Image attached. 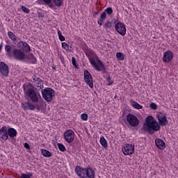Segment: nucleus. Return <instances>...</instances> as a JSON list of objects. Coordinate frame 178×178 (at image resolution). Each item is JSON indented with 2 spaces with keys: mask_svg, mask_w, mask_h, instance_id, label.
Here are the masks:
<instances>
[{
  "mask_svg": "<svg viewBox=\"0 0 178 178\" xmlns=\"http://www.w3.org/2000/svg\"><path fill=\"white\" fill-rule=\"evenodd\" d=\"M58 38L60 41H65V40H66L64 38V36L62 35V32L60 30L58 31Z\"/></svg>",
  "mask_w": 178,
  "mask_h": 178,
  "instance_id": "473e14b6",
  "label": "nucleus"
},
{
  "mask_svg": "<svg viewBox=\"0 0 178 178\" xmlns=\"http://www.w3.org/2000/svg\"><path fill=\"white\" fill-rule=\"evenodd\" d=\"M42 96L44 101H47V102H51L52 101V98L55 97V90L51 88H45L42 90Z\"/></svg>",
  "mask_w": 178,
  "mask_h": 178,
  "instance_id": "7ed1b4c3",
  "label": "nucleus"
},
{
  "mask_svg": "<svg viewBox=\"0 0 178 178\" xmlns=\"http://www.w3.org/2000/svg\"><path fill=\"white\" fill-rule=\"evenodd\" d=\"M12 56L15 60L24 62V60L26 59V53L22 49L13 48Z\"/></svg>",
  "mask_w": 178,
  "mask_h": 178,
  "instance_id": "20e7f679",
  "label": "nucleus"
},
{
  "mask_svg": "<svg viewBox=\"0 0 178 178\" xmlns=\"http://www.w3.org/2000/svg\"><path fill=\"white\" fill-rule=\"evenodd\" d=\"M177 140H178V138H177Z\"/></svg>",
  "mask_w": 178,
  "mask_h": 178,
  "instance_id": "8fccbe9b",
  "label": "nucleus"
},
{
  "mask_svg": "<svg viewBox=\"0 0 178 178\" xmlns=\"http://www.w3.org/2000/svg\"><path fill=\"white\" fill-rule=\"evenodd\" d=\"M149 106L151 109H153V111H156V109L158 108V106L155 103H151Z\"/></svg>",
  "mask_w": 178,
  "mask_h": 178,
  "instance_id": "ea45409f",
  "label": "nucleus"
},
{
  "mask_svg": "<svg viewBox=\"0 0 178 178\" xmlns=\"http://www.w3.org/2000/svg\"><path fill=\"white\" fill-rule=\"evenodd\" d=\"M122 152L124 155H133L134 154V145L125 144L122 147Z\"/></svg>",
  "mask_w": 178,
  "mask_h": 178,
  "instance_id": "0eeeda50",
  "label": "nucleus"
},
{
  "mask_svg": "<svg viewBox=\"0 0 178 178\" xmlns=\"http://www.w3.org/2000/svg\"><path fill=\"white\" fill-rule=\"evenodd\" d=\"M97 67H99V70H97V72H103V73H105L106 72V67H105V65H104V63L101 61L99 59L97 60Z\"/></svg>",
  "mask_w": 178,
  "mask_h": 178,
  "instance_id": "5701e85b",
  "label": "nucleus"
},
{
  "mask_svg": "<svg viewBox=\"0 0 178 178\" xmlns=\"http://www.w3.org/2000/svg\"><path fill=\"white\" fill-rule=\"evenodd\" d=\"M112 27V22H107L105 24H104V29H111Z\"/></svg>",
  "mask_w": 178,
  "mask_h": 178,
  "instance_id": "58836bf2",
  "label": "nucleus"
},
{
  "mask_svg": "<svg viewBox=\"0 0 178 178\" xmlns=\"http://www.w3.org/2000/svg\"><path fill=\"white\" fill-rule=\"evenodd\" d=\"M105 19H106V13L103 12L97 21V24L99 26H102V24H104V22H105Z\"/></svg>",
  "mask_w": 178,
  "mask_h": 178,
  "instance_id": "b1692460",
  "label": "nucleus"
},
{
  "mask_svg": "<svg viewBox=\"0 0 178 178\" xmlns=\"http://www.w3.org/2000/svg\"><path fill=\"white\" fill-rule=\"evenodd\" d=\"M24 62H28L29 63H35L37 58L34 57L33 54H26V59Z\"/></svg>",
  "mask_w": 178,
  "mask_h": 178,
  "instance_id": "aec40b11",
  "label": "nucleus"
},
{
  "mask_svg": "<svg viewBox=\"0 0 178 178\" xmlns=\"http://www.w3.org/2000/svg\"><path fill=\"white\" fill-rule=\"evenodd\" d=\"M22 106L24 111H34L35 109V106L33 105V104L29 102L22 103Z\"/></svg>",
  "mask_w": 178,
  "mask_h": 178,
  "instance_id": "a211bd4d",
  "label": "nucleus"
},
{
  "mask_svg": "<svg viewBox=\"0 0 178 178\" xmlns=\"http://www.w3.org/2000/svg\"><path fill=\"white\" fill-rule=\"evenodd\" d=\"M0 73L4 76V77H8L9 76V67L4 62H0Z\"/></svg>",
  "mask_w": 178,
  "mask_h": 178,
  "instance_id": "ddd939ff",
  "label": "nucleus"
},
{
  "mask_svg": "<svg viewBox=\"0 0 178 178\" xmlns=\"http://www.w3.org/2000/svg\"><path fill=\"white\" fill-rule=\"evenodd\" d=\"M106 81L108 83V86H112V84H113V80H112L111 76L106 77Z\"/></svg>",
  "mask_w": 178,
  "mask_h": 178,
  "instance_id": "72a5a7b5",
  "label": "nucleus"
},
{
  "mask_svg": "<svg viewBox=\"0 0 178 178\" xmlns=\"http://www.w3.org/2000/svg\"><path fill=\"white\" fill-rule=\"evenodd\" d=\"M86 178H95V170L92 168H86Z\"/></svg>",
  "mask_w": 178,
  "mask_h": 178,
  "instance_id": "412c9836",
  "label": "nucleus"
},
{
  "mask_svg": "<svg viewBox=\"0 0 178 178\" xmlns=\"http://www.w3.org/2000/svg\"><path fill=\"white\" fill-rule=\"evenodd\" d=\"M0 138H2L3 141H8V138H9L8 128L6 126L0 129Z\"/></svg>",
  "mask_w": 178,
  "mask_h": 178,
  "instance_id": "dca6fc26",
  "label": "nucleus"
},
{
  "mask_svg": "<svg viewBox=\"0 0 178 178\" xmlns=\"http://www.w3.org/2000/svg\"><path fill=\"white\" fill-rule=\"evenodd\" d=\"M7 131L8 133L9 137L11 138H13V137H16V136H17V131H16L15 128H9Z\"/></svg>",
  "mask_w": 178,
  "mask_h": 178,
  "instance_id": "393cba45",
  "label": "nucleus"
},
{
  "mask_svg": "<svg viewBox=\"0 0 178 178\" xmlns=\"http://www.w3.org/2000/svg\"><path fill=\"white\" fill-rule=\"evenodd\" d=\"M81 118L82 120L87 121L88 120V115L83 113L81 115Z\"/></svg>",
  "mask_w": 178,
  "mask_h": 178,
  "instance_id": "e433bc0d",
  "label": "nucleus"
},
{
  "mask_svg": "<svg viewBox=\"0 0 178 178\" xmlns=\"http://www.w3.org/2000/svg\"><path fill=\"white\" fill-rule=\"evenodd\" d=\"M46 5H48L49 8H51V9H53V8H55V4L52 3V2L49 3H46Z\"/></svg>",
  "mask_w": 178,
  "mask_h": 178,
  "instance_id": "79ce46f5",
  "label": "nucleus"
},
{
  "mask_svg": "<svg viewBox=\"0 0 178 178\" xmlns=\"http://www.w3.org/2000/svg\"><path fill=\"white\" fill-rule=\"evenodd\" d=\"M83 73H84V80L86 84H88V86H89L90 88H94V82L92 81V76H91V74L90 73V72L86 70Z\"/></svg>",
  "mask_w": 178,
  "mask_h": 178,
  "instance_id": "6e6552de",
  "label": "nucleus"
},
{
  "mask_svg": "<svg viewBox=\"0 0 178 178\" xmlns=\"http://www.w3.org/2000/svg\"><path fill=\"white\" fill-rule=\"evenodd\" d=\"M33 87V85L30 83L28 86L27 85H24L23 88L24 92L26 95L30 98L31 102H38V95H37V92L33 88H30Z\"/></svg>",
  "mask_w": 178,
  "mask_h": 178,
  "instance_id": "f03ea898",
  "label": "nucleus"
},
{
  "mask_svg": "<svg viewBox=\"0 0 178 178\" xmlns=\"http://www.w3.org/2000/svg\"><path fill=\"white\" fill-rule=\"evenodd\" d=\"M64 138L70 144V143H73L74 140V131H72V129H68L64 133Z\"/></svg>",
  "mask_w": 178,
  "mask_h": 178,
  "instance_id": "1a4fd4ad",
  "label": "nucleus"
},
{
  "mask_svg": "<svg viewBox=\"0 0 178 178\" xmlns=\"http://www.w3.org/2000/svg\"><path fill=\"white\" fill-rule=\"evenodd\" d=\"M24 148H26V149H30V145L27 143H25L24 145Z\"/></svg>",
  "mask_w": 178,
  "mask_h": 178,
  "instance_id": "c03bdc74",
  "label": "nucleus"
},
{
  "mask_svg": "<svg viewBox=\"0 0 178 178\" xmlns=\"http://www.w3.org/2000/svg\"><path fill=\"white\" fill-rule=\"evenodd\" d=\"M72 62L73 66H74V67H76V69H77V67H79V65H77V62L76 61V58L72 57Z\"/></svg>",
  "mask_w": 178,
  "mask_h": 178,
  "instance_id": "4c0bfd02",
  "label": "nucleus"
},
{
  "mask_svg": "<svg viewBox=\"0 0 178 178\" xmlns=\"http://www.w3.org/2000/svg\"><path fill=\"white\" fill-rule=\"evenodd\" d=\"M75 172L80 178H87V168H83L77 165L75 168Z\"/></svg>",
  "mask_w": 178,
  "mask_h": 178,
  "instance_id": "9b49d317",
  "label": "nucleus"
},
{
  "mask_svg": "<svg viewBox=\"0 0 178 178\" xmlns=\"http://www.w3.org/2000/svg\"><path fill=\"white\" fill-rule=\"evenodd\" d=\"M156 145L157 147H159V149H165L166 148V143H165V141L163 140L156 138L155 140Z\"/></svg>",
  "mask_w": 178,
  "mask_h": 178,
  "instance_id": "6ab92c4d",
  "label": "nucleus"
},
{
  "mask_svg": "<svg viewBox=\"0 0 178 178\" xmlns=\"http://www.w3.org/2000/svg\"><path fill=\"white\" fill-rule=\"evenodd\" d=\"M5 51H6V55L8 58H12L13 51H12V46L10 44H6L5 45Z\"/></svg>",
  "mask_w": 178,
  "mask_h": 178,
  "instance_id": "4be33fe9",
  "label": "nucleus"
},
{
  "mask_svg": "<svg viewBox=\"0 0 178 178\" xmlns=\"http://www.w3.org/2000/svg\"><path fill=\"white\" fill-rule=\"evenodd\" d=\"M86 56H88L90 62V65H92L94 69L95 70H99V68L98 67V64L97 63V62H95V60H94V58L92 57L94 56V51H92V49H89L86 51Z\"/></svg>",
  "mask_w": 178,
  "mask_h": 178,
  "instance_id": "423d86ee",
  "label": "nucleus"
},
{
  "mask_svg": "<svg viewBox=\"0 0 178 178\" xmlns=\"http://www.w3.org/2000/svg\"><path fill=\"white\" fill-rule=\"evenodd\" d=\"M44 3H51L52 2V0H42Z\"/></svg>",
  "mask_w": 178,
  "mask_h": 178,
  "instance_id": "49530a36",
  "label": "nucleus"
},
{
  "mask_svg": "<svg viewBox=\"0 0 178 178\" xmlns=\"http://www.w3.org/2000/svg\"><path fill=\"white\" fill-rule=\"evenodd\" d=\"M106 13H107V15H108V16H111V15L113 13V10L112 9V8L108 7L106 9Z\"/></svg>",
  "mask_w": 178,
  "mask_h": 178,
  "instance_id": "c9c22d12",
  "label": "nucleus"
},
{
  "mask_svg": "<svg viewBox=\"0 0 178 178\" xmlns=\"http://www.w3.org/2000/svg\"><path fill=\"white\" fill-rule=\"evenodd\" d=\"M173 59V52L172 51H167L164 52L163 56V62L168 63Z\"/></svg>",
  "mask_w": 178,
  "mask_h": 178,
  "instance_id": "2eb2a0df",
  "label": "nucleus"
},
{
  "mask_svg": "<svg viewBox=\"0 0 178 178\" xmlns=\"http://www.w3.org/2000/svg\"><path fill=\"white\" fill-rule=\"evenodd\" d=\"M99 11H97L95 13V15H99Z\"/></svg>",
  "mask_w": 178,
  "mask_h": 178,
  "instance_id": "09e8293b",
  "label": "nucleus"
},
{
  "mask_svg": "<svg viewBox=\"0 0 178 178\" xmlns=\"http://www.w3.org/2000/svg\"><path fill=\"white\" fill-rule=\"evenodd\" d=\"M8 36L9 37L10 40L13 42L14 45H16V44L20 41V38H18L17 40V36H16V35H15L12 31L8 32Z\"/></svg>",
  "mask_w": 178,
  "mask_h": 178,
  "instance_id": "f3484780",
  "label": "nucleus"
},
{
  "mask_svg": "<svg viewBox=\"0 0 178 178\" xmlns=\"http://www.w3.org/2000/svg\"><path fill=\"white\" fill-rule=\"evenodd\" d=\"M41 151L42 154L43 155V156H45V158H51V156H52V153H51V152L45 149H42Z\"/></svg>",
  "mask_w": 178,
  "mask_h": 178,
  "instance_id": "bb28decb",
  "label": "nucleus"
},
{
  "mask_svg": "<svg viewBox=\"0 0 178 178\" xmlns=\"http://www.w3.org/2000/svg\"><path fill=\"white\" fill-rule=\"evenodd\" d=\"M62 47L66 51H72V46L69 45V44H67L66 42H63L62 43Z\"/></svg>",
  "mask_w": 178,
  "mask_h": 178,
  "instance_id": "c756f323",
  "label": "nucleus"
},
{
  "mask_svg": "<svg viewBox=\"0 0 178 178\" xmlns=\"http://www.w3.org/2000/svg\"><path fill=\"white\" fill-rule=\"evenodd\" d=\"M131 104L135 109H143V106L140 105L138 102L134 100H131Z\"/></svg>",
  "mask_w": 178,
  "mask_h": 178,
  "instance_id": "cd10ccee",
  "label": "nucleus"
},
{
  "mask_svg": "<svg viewBox=\"0 0 178 178\" xmlns=\"http://www.w3.org/2000/svg\"><path fill=\"white\" fill-rule=\"evenodd\" d=\"M33 177V174L29 172V174H22L21 178H31Z\"/></svg>",
  "mask_w": 178,
  "mask_h": 178,
  "instance_id": "f704fd0d",
  "label": "nucleus"
},
{
  "mask_svg": "<svg viewBox=\"0 0 178 178\" xmlns=\"http://www.w3.org/2000/svg\"><path fill=\"white\" fill-rule=\"evenodd\" d=\"M59 59L61 60V63H62L63 64H65V58L63 57V56L60 55V56H59Z\"/></svg>",
  "mask_w": 178,
  "mask_h": 178,
  "instance_id": "37998d69",
  "label": "nucleus"
},
{
  "mask_svg": "<svg viewBox=\"0 0 178 178\" xmlns=\"http://www.w3.org/2000/svg\"><path fill=\"white\" fill-rule=\"evenodd\" d=\"M3 47V43H1V44H0V52H1Z\"/></svg>",
  "mask_w": 178,
  "mask_h": 178,
  "instance_id": "de8ad7c7",
  "label": "nucleus"
},
{
  "mask_svg": "<svg viewBox=\"0 0 178 178\" xmlns=\"http://www.w3.org/2000/svg\"><path fill=\"white\" fill-rule=\"evenodd\" d=\"M38 17H41L42 19L44 17V13L38 12Z\"/></svg>",
  "mask_w": 178,
  "mask_h": 178,
  "instance_id": "a18cd8bd",
  "label": "nucleus"
},
{
  "mask_svg": "<svg viewBox=\"0 0 178 178\" xmlns=\"http://www.w3.org/2000/svg\"><path fill=\"white\" fill-rule=\"evenodd\" d=\"M33 83H35L38 90H42L44 88V81L35 75L33 76Z\"/></svg>",
  "mask_w": 178,
  "mask_h": 178,
  "instance_id": "4468645a",
  "label": "nucleus"
},
{
  "mask_svg": "<svg viewBox=\"0 0 178 178\" xmlns=\"http://www.w3.org/2000/svg\"><path fill=\"white\" fill-rule=\"evenodd\" d=\"M52 2L55 5V6L60 8V6H62V2H63V0H52Z\"/></svg>",
  "mask_w": 178,
  "mask_h": 178,
  "instance_id": "c85d7f7f",
  "label": "nucleus"
},
{
  "mask_svg": "<svg viewBox=\"0 0 178 178\" xmlns=\"http://www.w3.org/2000/svg\"><path fill=\"white\" fill-rule=\"evenodd\" d=\"M157 118L159 123L160 124H158V122L154 119V117L151 115L147 116L146 122L143 125L142 129H143L145 131H147V133H149V134H154L155 131L160 130L161 126H166V124H168V121L165 113H159Z\"/></svg>",
  "mask_w": 178,
  "mask_h": 178,
  "instance_id": "f257e3e1",
  "label": "nucleus"
},
{
  "mask_svg": "<svg viewBox=\"0 0 178 178\" xmlns=\"http://www.w3.org/2000/svg\"><path fill=\"white\" fill-rule=\"evenodd\" d=\"M17 47L19 48H22V51L24 52H31V47H30V45L27 44V42L19 40V42L15 43Z\"/></svg>",
  "mask_w": 178,
  "mask_h": 178,
  "instance_id": "9d476101",
  "label": "nucleus"
},
{
  "mask_svg": "<svg viewBox=\"0 0 178 178\" xmlns=\"http://www.w3.org/2000/svg\"><path fill=\"white\" fill-rule=\"evenodd\" d=\"M115 30L119 34L122 35V37L126 35V26H124L123 23L118 22L115 24Z\"/></svg>",
  "mask_w": 178,
  "mask_h": 178,
  "instance_id": "f8f14e48",
  "label": "nucleus"
},
{
  "mask_svg": "<svg viewBox=\"0 0 178 178\" xmlns=\"http://www.w3.org/2000/svg\"><path fill=\"white\" fill-rule=\"evenodd\" d=\"M22 10H23L25 13H30V10L27 8L26 6H22L21 8Z\"/></svg>",
  "mask_w": 178,
  "mask_h": 178,
  "instance_id": "a19ab883",
  "label": "nucleus"
},
{
  "mask_svg": "<svg viewBox=\"0 0 178 178\" xmlns=\"http://www.w3.org/2000/svg\"><path fill=\"white\" fill-rule=\"evenodd\" d=\"M116 57L119 60H124V54H123V53L117 52Z\"/></svg>",
  "mask_w": 178,
  "mask_h": 178,
  "instance_id": "7c9ffc66",
  "label": "nucleus"
},
{
  "mask_svg": "<svg viewBox=\"0 0 178 178\" xmlns=\"http://www.w3.org/2000/svg\"><path fill=\"white\" fill-rule=\"evenodd\" d=\"M57 146L58 149L61 151V152H65V151H66V147H65V145H63V144L58 143Z\"/></svg>",
  "mask_w": 178,
  "mask_h": 178,
  "instance_id": "2f4dec72",
  "label": "nucleus"
},
{
  "mask_svg": "<svg viewBox=\"0 0 178 178\" xmlns=\"http://www.w3.org/2000/svg\"><path fill=\"white\" fill-rule=\"evenodd\" d=\"M127 121L128 122L129 124L131 126V127H137V126L140 124V120L137 116L131 113H129L127 115Z\"/></svg>",
  "mask_w": 178,
  "mask_h": 178,
  "instance_id": "39448f33",
  "label": "nucleus"
},
{
  "mask_svg": "<svg viewBox=\"0 0 178 178\" xmlns=\"http://www.w3.org/2000/svg\"><path fill=\"white\" fill-rule=\"evenodd\" d=\"M100 144L104 148H108V141L105 139V137L101 136L100 138Z\"/></svg>",
  "mask_w": 178,
  "mask_h": 178,
  "instance_id": "a878e982",
  "label": "nucleus"
}]
</instances>
